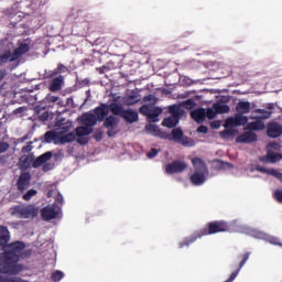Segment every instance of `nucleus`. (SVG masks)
<instances>
[{
  "label": "nucleus",
  "instance_id": "f257e3e1",
  "mask_svg": "<svg viewBox=\"0 0 282 282\" xmlns=\"http://www.w3.org/2000/svg\"><path fill=\"white\" fill-rule=\"evenodd\" d=\"M25 242L21 240L9 243L3 252L0 253V276H17L25 270V267L19 261L25 259Z\"/></svg>",
  "mask_w": 282,
  "mask_h": 282
},
{
  "label": "nucleus",
  "instance_id": "f03ea898",
  "mask_svg": "<svg viewBox=\"0 0 282 282\" xmlns=\"http://www.w3.org/2000/svg\"><path fill=\"white\" fill-rule=\"evenodd\" d=\"M219 232H230V224L226 220H214L206 225L205 228L194 232L189 237H186L178 243V248H188L192 243H195L197 239L207 237V235H217Z\"/></svg>",
  "mask_w": 282,
  "mask_h": 282
},
{
  "label": "nucleus",
  "instance_id": "7ed1b4c3",
  "mask_svg": "<svg viewBox=\"0 0 282 282\" xmlns=\"http://www.w3.org/2000/svg\"><path fill=\"white\" fill-rule=\"evenodd\" d=\"M10 215L18 219H34L39 216V207L34 204L15 205L10 208Z\"/></svg>",
  "mask_w": 282,
  "mask_h": 282
},
{
  "label": "nucleus",
  "instance_id": "20e7f679",
  "mask_svg": "<svg viewBox=\"0 0 282 282\" xmlns=\"http://www.w3.org/2000/svg\"><path fill=\"white\" fill-rule=\"evenodd\" d=\"M165 138H167V140H173L183 147H193L195 144L193 139L184 137V131H182L180 128L173 129L171 134H166Z\"/></svg>",
  "mask_w": 282,
  "mask_h": 282
},
{
  "label": "nucleus",
  "instance_id": "39448f33",
  "mask_svg": "<svg viewBox=\"0 0 282 282\" xmlns=\"http://www.w3.org/2000/svg\"><path fill=\"white\" fill-rule=\"evenodd\" d=\"M58 213H61V207H56V204H53L41 209V217L43 221H52V219L58 217Z\"/></svg>",
  "mask_w": 282,
  "mask_h": 282
},
{
  "label": "nucleus",
  "instance_id": "423d86ee",
  "mask_svg": "<svg viewBox=\"0 0 282 282\" xmlns=\"http://www.w3.org/2000/svg\"><path fill=\"white\" fill-rule=\"evenodd\" d=\"M118 124H120V120L113 115H110L104 119V127L105 129H108V138H113L116 133H118L116 130H113L116 127H118Z\"/></svg>",
  "mask_w": 282,
  "mask_h": 282
},
{
  "label": "nucleus",
  "instance_id": "0eeeda50",
  "mask_svg": "<svg viewBox=\"0 0 282 282\" xmlns=\"http://www.w3.org/2000/svg\"><path fill=\"white\" fill-rule=\"evenodd\" d=\"M185 169H188V165L186 164V162L176 160V161H173L172 163H169L165 166V173H167V175H173L175 173H184Z\"/></svg>",
  "mask_w": 282,
  "mask_h": 282
},
{
  "label": "nucleus",
  "instance_id": "6e6552de",
  "mask_svg": "<svg viewBox=\"0 0 282 282\" xmlns=\"http://www.w3.org/2000/svg\"><path fill=\"white\" fill-rule=\"evenodd\" d=\"M267 135H268V138H281V135H282L281 123H279V122L268 123Z\"/></svg>",
  "mask_w": 282,
  "mask_h": 282
},
{
  "label": "nucleus",
  "instance_id": "1a4fd4ad",
  "mask_svg": "<svg viewBox=\"0 0 282 282\" xmlns=\"http://www.w3.org/2000/svg\"><path fill=\"white\" fill-rule=\"evenodd\" d=\"M236 142L238 144H252V142H257V133L252 131L243 132L236 138Z\"/></svg>",
  "mask_w": 282,
  "mask_h": 282
},
{
  "label": "nucleus",
  "instance_id": "9d476101",
  "mask_svg": "<svg viewBox=\"0 0 282 282\" xmlns=\"http://www.w3.org/2000/svg\"><path fill=\"white\" fill-rule=\"evenodd\" d=\"M31 180L32 175L29 172L22 173L17 182L18 191H20V193H23V191H25L28 186H30Z\"/></svg>",
  "mask_w": 282,
  "mask_h": 282
},
{
  "label": "nucleus",
  "instance_id": "9b49d317",
  "mask_svg": "<svg viewBox=\"0 0 282 282\" xmlns=\"http://www.w3.org/2000/svg\"><path fill=\"white\" fill-rule=\"evenodd\" d=\"M241 257V261L239 263V267L237 268L236 271H234L230 276L225 281V282H232L237 279V276L239 275V272H241V268H243L246 265V263H248V259H250V252H246L245 254L240 256Z\"/></svg>",
  "mask_w": 282,
  "mask_h": 282
},
{
  "label": "nucleus",
  "instance_id": "f8f14e48",
  "mask_svg": "<svg viewBox=\"0 0 282 282\" xmlns=\"http://www.w3.org/2000/svg\"><path fill=\"white\" fill-rule=\"evenodd\" d=\"M94 113L97 120H99V122H102L107 118V116H109V106L107 104H101L100 106L95 108Z\"/></svg>",
  "mask_w": 282,
  "mask_h": 282
},
{
  "label": "nucleus",
  "instance_id": "ddd939ff",
  "mask_svg": "<svg viewBox=\"0 0 282 282\" xmlns=\"http://www.w3.org/2000/svg\"><path fill=\"white\" fill-rule=\"evenodd\" d=\"M121 118H123V120H126L128 124H133V122H138V120H140V116L138 115V111L133 109L124 110Z\"/></svg>",
  "mask_w": 282,
  "mask_h": 282
},
{
  "label": "nucleus",
  "instance_id": "4468645a",
  "mask_svg": "<svg viewBox=\"0 0 282 282\" xmlns=\"http://www.w3.org/2000/svg\"><path fill=\"white\" fill-rule=\"evenodd\" d=\"M10 243V230L8 227L0 226V248L6 250V247Z\"/></svg>",
  "mask_w": 282,
  "mask_h": 282
},
{
  "label": "nucleus",
  "instance_id": "2eb2a0df",
  "mask_svg": "<svg viewBox=\"0 0 282 282\" xmlns=\"http://www.w3.org/2000/svg\"><path fill=\"white\" fill-rule=\"evenodd\" d=\"M206 175H208V173L194 172L189 177V182L193 186H202V184L206 182Z\"/></svg>",
  "mask_w": 282,
  "mask_h": 282
},
{
  "label": "nucleus",
  "instance_id": "dca6fc26",
  "mask_svg": "<svg viewBox=\"0 0 282 282\" xmlns=\"http://www.w3.org/2000/svg\"><path fill=\"white\" fill-rule=\"evenodd\" d=\"M192 164L194 166L195 173H208V166L206 162L199 158L192 159Z\"/></svg>",
  "mask_w": 282,
  "mask_h": 282
},
{
  "label": "nucleus",
  "instance_id": "f3484780",
  "mask_svg": "<svg viewBox=\"0 0 282 282\" xmlns=\"http://www.w3.org/2000/svg\"><path fill=\"white\" fill-rule=\"evenodd\" d=\"M65 83V77L59 75L53 78L50 83V91H61L63 89V84Z\"/></svg>",
  "mask_w": 282,
  "mask_h": 282
},
{
  "label": "nucleus",
  "instance_id": "a211bd4d",
  "mask_svg": "<svg viewBox=\"0 0 282 282\" xmlns=\"http://www.w3.org/2000/svg\"><path fill=\"white\" fill-rule=\"evenodd\" d=\"M52 152L48 151L37 156L32 163L33 169H39L40 166H43V164H45L46 162H50V160H52Z\"/></svg>",
  "mask_w": 282,
  "mask_h": 282
},
{
  "label": "nucleus",
  "instance_id": "6ab92c4d",
  "mask_svg": "<svg viewBox=\"0 0 282 282\" xmlns=\"http://www.w3.org/2000/svg\"><path fill=\"white\" fill-rule=\"evenodd\" d=\"M191 117L195 122H198V124H202L206 120V109L198 108L191 112Z\"/></svg>",
  "mask_w": 282,
  "mask_h": 282
},
{
  "label": "nucleus",
  "instance_id": "aec40b11",
  "mask_svg": "<svg viewBox=\"0 0 282 282\" xmlns=\"http://www.w3.org/2000/svg\"><path fill=\"white\" fill-rule=\"evenodd\" d=\"M82 122L86 127L93 129V127H96V123L98 122V118L94 113H86L82 117Z\"/></svg>",
  "mask_w": 282,
  "mask_h": 282
},
{
  "label": "nucleus",
  "instance_id": "412c9836",
  "mask_svg": "<svg viewBox=\"0 0 282 282\" xmlns=\"http://www.w3.org/2000/svg\"><path fill=\"white\" fill-rule=\"evenodd\" d=\"M109 111H111V113L113 116H120V118H122L123 113H124V108L122 107V105L118 104V102H111L108 106Z\"/></svg>",
  "mask_w": 282,
  "mask_h": 282
},
{
  "label": "nucleus",
  "instance_id": "4be33fe9",
  "mask_svg": "<svg viewBox=\"0 0 282 282\" xmlns=\"http://www.w3.org/2000/svg\"><path fill=\"white\" fill-rule=\"evenodd\" d=\"M246 129H248V131H263V129H265V123L261 120H256L247 123Z\"/></svg>",
  "mask_w": 282,
  "mask_h": 282
},
{
  "label": "nucleus",
  "instance_id": "5701e85b",
  "mask_svg": "<svg viewBox=\"0 0 282 282\" xmlns=\"http://www.w3.org/2000/svg\"><path fill=\"white\" fill-rule=\"evenodd\" d=\"M28 52H30V45L21 44L19 47H17L13 51V58H12V61H17L20 56H23V54H28Z\"/></svg>",
  "mask_w": 282,
  "mask_h": 282
},
{
  "label": "nucleus",
  "instance_id": "b1692460",
  "mask_svg": "<svg viewBox=\"0 0 282 282\" xmlns=\"http://www.w3.org/2000/svg\"><path fill=\"white\" fill-rule=\"evenodd\" d=\"M236 111L240 115L250 113V101H239L236 105Z\"/></svg>",
  "mask_w": 282,
  "mask_h": 282
},
{
  "label": "nucleus",
  "instance_id": "393cba45",
  "mask_svg": "<svg viewBox=\"0 0 282 282\" xmlns=\"http://www.w3.org/2000/svg\"><path fill=\"white\" fill-rule=\"evenodd\" d=\"M91 133H94V128H89L87 126H79L76 128L75 135L85 137V135H91Z\"/></svg>",
  "mask_w": 282,
  "mask_h": 282
},
{
  "label": "nucleus",
  "instance_id": "a878e982",
  "mask_svg": "<svg viewBox=\"0 0 282 282\" xmlns=\"http://www.w3.org/2000/svg\"><path fill=\"white\" fill-rule=\"evenodd\" d=\"M180 122V119H176L175 117H167L162 121L163 127H167V129H173L177 127Z\"/></svg>",
  "mask_w": 282,
  "mask_h": 282
},
{
  "label": "nucleus",
  "instance_id": "bb28decb",
  "mask_svg": "<svg viewBox=\"0 0 282 282\" xmlns=\"http://www.w3.org/2000/svg\"><path fill=\"white\" fill-rule=\"evenodd\" d=\"M256 113H261L260 117H257L256 120H270L272 117V111H268L265 109H256ZM251 120H254V118L251 117Z\"/></svg>",
  "mask_w": 282,
  "mask_h": 282
},
{
  "label": "nucleus",
  "instance_id": "cd10ccee",
  "mask_svg": "<svg viewBox=\"0 0 282 282\" xmlns=\"http://www.w3.org/2000/svg\"><path fill=\"white\" fill-rule=\"evenodd\" d=\"M14 53H10L9 51L0 55V65H6V63H14Z\"/></svg>",
  "mask_w": 282,
  "mask_h": 282
},
{
  "label": "nucleus",
  "instance_id": "c85d7f7f",
  "mask_svg": "<svg viewBox=\"0 0 282 282\" xmlns=\"http://www.w3.org/2000/svg\"><path fill=\"white\" fill-rule=\"evenodd\" d=\"M169 112L171 113L172 118L180 120V117L182 116V108H180L177 105H173L169 107Z\"/></svg>",
  "mask_w": 282,
  "mask_h": 282
},
{
  "label": "nucleus",
  "instance_id": "c756f323",
  "mask_svg": "<svg viewBox=\"0 0 282 282\" xmlns=\"http://www.w3.org/2000/svg\"><path fill=\"white\" fill-rule=\"evenodd\" d=\"M213 109L216 110V113H229L230 106L224 104H214Z\"/></svg>",
  "mask_w": 282,
  "mask_h": 282
},
{
  "label": "nucleus",
  "instance_id": "7c9ffc66",
  "mask_svg": "<svg viewBox=\"0 0 282 282\" xmlns=\"http://www.w3.org/2000/svg\"><path fill=\"white\" fill-rule=\"evenodd\" d=\"M76 140V133L69 132L62 137H59L61 144H69V142H74Z\"/></svg>",
  "mask_w": 282,
  "mask_h": 282
},
{
  "label": "nucleus",
  "instance_id": "2f4dec72",
  "mask_svg": "<svg viewBox=\"0 0 282 282\" xmlns=\"http://www.w3.org/2000/svg\"><path fill=\"white\" fill-rule=\"evenodd\" d=\"M32 156L24 155L20 158V169H30V164H32Z\"/></svg>",
  "mask_w": 282,
  "mask_h": 282
},
{
  "label": "nucleus",
  "instance_id": "473e14b6",
  "mask_svg": "<svg viewBox=\"0 0 282 282\" xmlns=\"http://www.w3.org/2000/svg\"><path fill=\"white\" fill-rule=\"evenodd\" d=\"M234 118L236 120V127H243L245 124H248V117L241 113H236Z\"/></svg>",
  "mask_w": 282,
  "mask_h": 282
},
{
  "label": "nucleus",
  "instance_id": "72a5a7b5",
  "mask_svg": "<svg viewBox=\"0 0 282 282\" xmlns=\"http://www.w3.org/2000/svg\"><path fill=\"white\" fill-rule=\"evenodd\" d=\"M267 159L271 164H275V162L282 160V154L276 152H268Z\"/></svg>",
  "mask_w": 282,
  "mask_h": 282
},
{
  "label": "nucleus",
  "instance_id": "f704fd0d",
  "mask_svg": "<svg viewBox=\"0 0 282 282\" xmlns=\"http://www.w3.org/2000/svg\"><path fill=\"white\" fill-rule=\"evenodd\" d=\"M0 282H25V280L14 275H0Z\"/></svg>",
  "mask_w": 282,
  "mask_h": 282
},
{
  "label": "nucleus",
  "instance_id": "c9c22d12",
  "mask_svg": "<svg viewBox=\"0 0 282 282\" xmlns=\"http://www.w3.org/2000/svg\"><path fill=\"white\" fill-rule=\"evenodd\" d=\"M57 138L59 139L58 134L54 131H47L44 133V140L48 144L54 142V140H57Z\"/></svg>",
  "mask_w": 282,
  "mask_h": 282
},
{
  "label": "nucleus",
  "instance_id": "e433bc0d",
  "mask_svg": "<svg viewBox=\"0 0 282 282\" xmlns=\"http://www.w3.org/2000/svg\"><path fill=\"white\" fill-rule=\"evenodd\" d=\"M147 129L148 131H150V133H152V135H159V138H164V134H162L160 127L155 124H150L149 127H147Z\"/></svg>",
  "mask_w": 282,
  "mask_h": 282
},
{
  "label": "nucleus",
  "instance_id": "4c0bfd02",
  "mask_svg": "<svg viewBox=\"0 0 282 282\" xmlns=\"http://www.w3.org/2000/svg\"><path fill=\"white\" fill-rule=\"evenodd\" d=\"M126 105H128V107H131L133 105H138V102H140V98L138 97V95H129L126 100H124Z\"/></svg>",
  "mask_w": 282,
  "mask_h": 282
},
{
  "label": "nucleus",
  "instance_id": "58836bf2",
  "mask_svg": "<svg viewBox=\"0 0 282 282\" xmlns=\"http://www.w3.org/2000/svg\"><path fill=\"white\" fill-rule=\"evenodd\" d=\"M160 116H162V108L154 107L150 110V120H155Z\"/></svg>",
  "mask_w": 282,
  "mask_h": 282
},
{
  "label": "nucleus",
  "instance_id": "ea45409f",
  "mask_svg": "<svg viewBox=\"0 0 282 282\" xmlns=\"http://www.w3.org/2000/svg\"><path fill=\"white\" fill-rule=\"evenodd\" d=\"M158 97H155V95H148L143 97V101L144 102H149V105H151L152 107L154 105H158Z\"/></svg>",
  "mask_w": 282,
  "mask_h": 282
},
{
  "label": "nucleus",
  "instance_id": "a19ab883",
  "mask_svg": "<svg viewBox=\"0 0 282 282\" xmlns=\"http://www.w3.org/2000/svg\"><path fill=\"white\" fill-rule=\"evenodd\" d=\"M37 193L39 192L36 189H29L25 194H23L22 199H24V202H30V199L37 195Z\"/></svg>",
  "mask_w": 282,
  "mask_h": 282
},
{
  "label": "nucleus",
  "instance_id": "79ce46f5",
  "mask_svg": "<svg viewBox=\"0 0 282 282\" xmlns=\"http://www.w3.org/2000/svg\"><path fill=\"white\" fill-rule=\"evenodd\" d=\"M205 118H208V120H215V118H217V110L214 108H208L205 111Z\"/></svg>",
  "mask_w": 282,
  "mask_h": 282
},
{
  "label": "nucleus",
  "instance_id": "37998d69",
  "mask_svg": "<svg viewBox=\"0 0 282 282\" xmlns=\"http://www.w3.org/2000/svg\"><path fill=\"white\" fill-rule=\"evenodd\" d=\"M139 113H141L142 116H145L147 118H151V107L147 105L141 106L139 109Z\"/></svg>",
  "mask_w": 282,
  "mask_h": 282
},
{
  "label": "nucleus",
  "instance_id": "c03bdc74",
  "mask_svg": "<svg viewBox=\"0 0 282 282\" xmlns=\"http://www.w3.org/2000/svg\"><path fill=\"white\" fill-rule=\"evenodd\" d=\"M269 173H270L269 175H271L272 177H275V180H278L282 183V173L279 172V170L270 169Z\"/></svg>",
  "mask_w": 282,
  "mask_h": 282
},
{
  "label": "nucleus",
  "instance_id": "a18cd8bd",
  "mask_svg": "<svg viewBox=\"0 0 282 282\" xmlns=\"http://www.w3.org/2000/svg\"><path fill=\"white\" fill-rule=\"evenodd\" d=\"M65 276V274L62 271H55L52 273L51 279L52 281L58 282Z\"/></svg>",
  "mask_w": 282,
  "mask_h": 282
},
{
  "label": "nucleus",
  "instance_id": "49530a36",
  "mask_svg": "<svg viewBox=\"0 0 282 282\" xmlns=\"http://www.w3.org/2000/svg\"><path fill=\"white\" fill-rule=\"evenodd\" d=\"M230 127H237V121L235 117H230L225 120V129H229Z\"/></svg>",
  "mask_w": 282,
  "mask_h": 282
},
{
  "label": "nucleus",
  "instance_id": "de8ad7c7",
  "mask_svg": "<svg viewBox=\"0 0 282 282\" xmlns=\"http://www.w3.org/2000/svg\"><path fill=\"white\" fill-rule=\"evenodd\" d=\"M183 107H184V109H194L195 108V100L187 99V100L183 101Z\"/></svg>",
  "mask_w": 282,
  "mask_h": 282
},
{
  "label": "nucleus",
  "instance_id": "09e8293b",
  "mask_svg": "<svg viewBox=\"0 0 282 282\" xmlns=\"http://www.w3.org/2000/svg\"><path fill=\"white\" fill-rule=\"evenodd\" d=\"M252 237H254V239H268V235H265L263 231L257 230L252 231Z\"/></svg>",
  "mask_w": 282,
  "mask_h": 282
},
{
  "label": "nucleus",
  "instance_id": "8fccbe9b",
  "mask_svg": "<svg viewBox=\"0 0 282 282\" xmlns=\"http://www.w3.org/2000/svg\"><path fill=\"white\" fill-rule=\"evenodd\" d=\"M273 197L279 204H282V189H275Z\"/></svg>",
  "mask_w": 282,
  "mask_h": 282
},
{
  "label": "nucleus",
  "instance_id": "3c124183",
  "mask_svg": "<svg viewBox=\"0 0 282 282\" xmlns=\"http://www.w3.org/2000/svg\"><path fill=\"white\" fill-rule=\"evenodd\" d=\"M268 241H269V243H272L273 246H280L282 248L281 240L276 237H269Z\"/></svg>",
  "mask_w": 282,
  "mask_h": 282
},
{
  "label": "nucleus",
  "instance_id": "603ef678",
  "mask_svg": "<svg viewBox=\"0 0 282 282\" xmlns=\"http://www.w3.org/2000/svg\"><path fill=\"white\" fill-rule=\"evenodd\" d=\"M39 120L41 122H47V120H50V112L44 111L42 115L39 116Z\"/></svg>",
  "mask_w": 282,
  "mask_h": 282
},
{
  "label": "nucleus",
  "instance_id": "864d4df0",
  "mask_svg": "<svg viewBox=\"0 0 282 282\" xmlns=\"http://www.w3.org/2000/svg\"><path fill=\"white\" fill-rule=\"evenodd\" d=\"M77 142L78 144H82L85 147V144H89V138L87 137H77Z\"/></svg>",
  "mask_w": 282,
  "mask_h": 282
},
{
  "label": "nucleus",
  "instance_id": "5fc2aeb1",
  "mask_svg": "<svg viewBox=\"0 0 282 282\" xmlns=\"http://www.w3.org/2000/svg\"><path fill=\"white\" fill-rule=\"evenodd\" d=\"M10 149V144L8 142H0V153H6Z\"/></svg>",
  "mask_w": 282,
  "mask_h": 282
},
{
  "label": "nucleus",
  "instance_id": "6e6d98bb",
  "mask_svg": "<svg viewBox=\"0 0 282 282\" xmlns=\"http://www.w3.org/2000/svg\"><path fill=\"white\" fill-rule=\"evenodd\" d=\"M158 153H159L158 149L152 148V149L150 150V152H148L147 155H148V158L151 160V159L155 158V156L158 155Z\"/></svg>",
  "mask_w": 282,
  "mask_h": 282
},
{
  "label": "nucleus",
  "instance_id": "4d7b16f0",
  "mask_svg": "<svg viewBox=\"0 0 282 282\" xmlns=\"http://www.w3.org/2000/svg\"><path fill=\"white\" fill-rule=\"evenodd\" d=\"M72 129V126H62L59 127V135H63L64 133H67Z\"/></svg>",
  "mask_w": 282,
  "mask_h": 282
},
{
  "label": "nucleus",
  "instance_id": "13d9d810",
  "mask_svg": "<svg viewBox=\"0 0 282 282\" xmlns=\"http://www.w3.org/2000/svg\"><path fill=\"white\" fill-rule=\"evenodd\" d=\"M57 72H59V74H65V72H67V66H65L64 64H58L57 65Z\"/></svg>",
  "mask_w": 282,
  "mask_h": 282
},
{
  "label": "nucleus",
  "instance_id": "bf43d9fd",
  "mask_svg": "<svg viewBox=\"0 0 282 282\" xmlns=\"http://www.w3.org/2000/svg\"><path fill=\"white\" fill-rule=\"evenodd\" d=\"M58 74H61V73L58 72V68L56 67L54 70H51L47 74V78H54L55 76H58Z\"/></svg>",
  "mask_w": 282,
  "mask_h": 282
},
{
  "label": "nucleus",
  "instance_id": "052dcab7",
  "mask_svg": "<svg viewBox=\"0 0 282 282\" xmlns=\"http://www.w3.org/2000/svg\"><path fill=\"white\" fill-rule=\"evenodd\" d=\"M197 132H198V133H208V127H206V126H199V127L197 128Z\"/></svg>",
  "mask_w": 282,
  "mask_h": 282
},
{
  "label": "nucleus",
  "instance_id": "680f3d73",
  "mask_svg": "<svg viewBox=\"0 0 282 282\" xmlns=\"http://www.w3.org/2000/svg\"><path fill=\"white\" fill-rule=\"evenodd\" d=\"M55 202L56 204H63L64 203L63 194L58 193L55 198Z\"/></svg>",
  "mask_w": 282,
  "mask_h": 282
},
{
  "label": "nucleus",
  "instance_id": "e2e57ef3",
  "mask_svg": "<svg viewBox=\"0 0 282 282\" xmlns=\"http://www.w3.org/2000/svg\"><path fill=\"white\" fill-rule=\"evenodd\" d=\"M32 151V145L28 144L22 148V153H30Z\"/></svg>",
  "mask_w": 282,
  "mask_h": 282
},
{
  "label": "nucleus",
  "instance_id": "0e129e2a",
  "mask_svg": "<svg viewBox=\"0 0 282 282\" xmlns=\"http://www.w3.org/2000/svg\"><path fill=\"white\" fill-rule=\"evenodd\" d=\"M8 76V70L4 69H1L0 70V83L1 80H3V78H6Z\"/></svg>",
  "mask_w": 282,
  "mask_h": 282
},
{
  "label": "nucleus",
  "instance_id": "69168bd1",
  "mask_svg": "<svg viewBox=\"0 0 282 282\" xmlns=\"http://www.w3.org/2000/svg\"><path fill=\"white\" fill-rule=\"evenodd\" d=\"M258 171L260 173H265L267 175H270V169H265L263 166L258 167Z\"/></svg>",
  "mask_w": 282,
  "mask_h": 282
},
{
  "label": "nucleus",
  "instance_id": "338daca9",
  "mask_svg": "<svg viewBox=\"0 0 282 282\" xmlns=\"http://www.w3.org/2000/svg\"><path fill=\"white\" fill-rule=\"evenodd\" d=\"M48 102H58V96H51Z\"/></svg>",
  "mask_w": 282,
  "mask_h": 282
},
{
  "label": "nucleus",
  "instance_id": "774afa93",
  "mask_svg": "<svg viewBox=\"0 0 282 282\" xmlns=\"http://www.w3.org/2000/svg\"><path fill=\"white\" fill-rule=\"evenodd\" d=\"M51 169H52V163H46L43 166V171H51Z\"/></svg>",
  "mask_w": 282,
  "mask_h": 282
}]
</instances>
